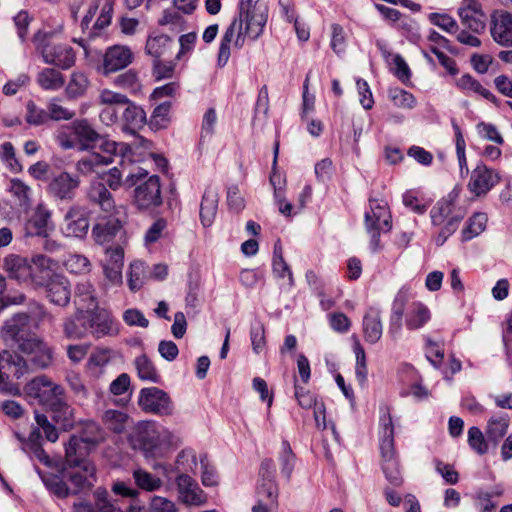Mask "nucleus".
<instances>
[{
	"label": "nucleus",
	"instance_id": "1",
	"mask_svg": "<svg viewBox=\"0 0 512 512\" xmlns=\"http://www.w3.org/2000/svg\"><path fill=\"white\" fill-rule=\"evenodd\" d=\"M47 316L44 306L35 302L30 313L18 312L5 320L1 328V337L5 342H11L19 347L22 342L36 335L34 330L37 329L38 322L43 321Z\"/></svg>",
	"mask_w": 512,
	"mask_h": 512
},
{
	"label": "nucleus",
	"instance_id": "2",
	"mask_svg": "<svg viewBox=\"0 0 512 512\" xmlns=\"http://www.w3.org/2000/svg\"><path fill=\"white\" fill-rule=\"evenodd\" d=\"M380 453L381 466L385 478L393 486H400L403 482L399 462L394 447V426L389 412L383 414L380 419Z\"/></svg>",
	"mask_w": 512,
	"mask_h": 512
},
{
	"label": "nucleus",
	"instance_id": "3",
	"mask_svg": "<svg viewBox=\"0 0 512 512\" xmlns=\"http://www.w3.org/2000/svg\"><path fill=\"white\" fill-rule=\"evenodd\" d=\"M70 129L72 136L78 142L80 151H88L99 147L103 153H119L123 157L130 149V145L117 143L98 133L86 119L73 121L70 124Z\"/></svg>",
	"mask_w": 512,
	"mask_h": 512
},
{
	"label": "nucleus",
	"instance_id": "4",
	"mask_svg": "<svg viewBox=\"0 0 512 512\" xmlns=\"http://www.w3.org/2000/svg\"><path fill=\"white\" fill-rule=\"evenodd\" d=\"M50 36V33L42 31H38L33 36V42L41 53L43 61L63 70L71 68L75 64L74 49L67 44L51 45L49 43Z\"/></svg>",
	"mask_w": 512,
	"mask_h": 512
},
{
	"label": "nucleus",
	"instance_id": "5",
	"mask_svg": "<svg viewBox=\"0 0 512 512\" xmlns=\"http://www.w3.org/2000/svg\"><path fill=\"white\" fill-rule=\"evenodd\" d=\"M27 398L51 409L65 399V389L46 375H40L29 381L24 387Z\"/></svg>",
	"mask_w": 512,
	"mask_h": 512
},
{
	"label": "nucleus",
	"instance_id": "6",
	"mask_svg": "<svg viewBox=\"0 0 512 512\" xmlns=\"http://www.w3.org/2000/svg\"><path fill=\"white\" fill-rule=\"evenodd\" d=\"M105 439L101 426L94 420H85L80 423L79 435H72L65 446L66 455L71 463H77L75 454L81 452L88 454L87 445H97Z\"/></svg>",
	"mask_w": 512,
	"mask_h": 512
},
{
	"label": "nucleus",
	"instance_id": "7",
	"mask_svg": "<svg viewBox=\"0 0 512 512\" xmlns=\"http://www.w3.org/2000/svg\"><path fill=\"white\" fill-rule=\"evenodd\" d=\"M74 457L77 463H71L65 454L66 466L73 469L65 475L75 488L71 491L73 495L90 490L97 480L95 465L87 458V453L81 452V455L75 454Z\"/></svg>",
	"mask_w": 512,
	"mask_h": 512
},
{
	"label": "nucleus",
	"instance_id": "8",
	"mask_svg": "<svg viewBox=\"0 0 512 512\" xmlns=\"http://www.w3.org/2000/svg\"><path fill=\"white\" fill-rule=\"evenodd\" d=\"M131 151L132 148L130 147V149L125 153V156H123V161L122 155L119 153L113 154L114 162L116 161V158L119 159L118 166L111 168L103 178V183L106 184V187L109 189L116 191L121 186H124L125 188H131L134 187L139 181L147 177L148 172L143 168L137 167L134 170H130L123 180V174L127 170L126 160L131 161Z\"/></svg>",
	"mask_w": 512,
	"mask_h": 512
},
{
	"label": "nucleus",
	"instance_id": "9",
	"mask_svg": "<svg viewBox=\"0 0 512 512\" xmlns=\"http://www.w3.org/2000/svg\"><path fill=\"white\" fill-rule=\"evenodd\" d=\"M137 403L139 408L147 414L171 416L175 411L170 395L155 386L142 388L139 391Z\"/></svg>",
	"mask_w": 512,
	"mask_h": 512
},
{
	"label": "nucleus",
	"instance_id": "10",
	"mask_svg": "<svg viewBox=\"0 0 512 512\" xmlns=\"http://www.w3.org/2000/svg\"><path fill=\"white\" fill-rule=\"evenodd\" d=\"M162 204L160 178L157 175L147 176L135 185L133 205L141 211H149Z\"/></svg>",
	"mask_w": 512,
	"mask_h": 512
},
{
	"label": "nucleus",
	"instance_id": "11",
	"mask_svg": "<svg viewBox=\"0 0 512 512\" xmlns=\"http://www.w3.org/2000/svg\"><path fill=\"white\" fill-rule=\"evenodd\" d=\"M134 449L141 450L145 457H153L159 445V433L153 421L138 422L129 436Z\"/></svg>",
	"mask_w": 512,
	"mask_h": 512
},
{
	"label": "nucleus",
	"instance_id": "12",
	"mask_svg": "<svg viewBox=\"0 0 512 512\" xmlns=\"http://www.w3.org/2000/svg\"><path fill=\"white\" fill-rule=\"evenodd\" d=\"M18 350L28 357L31 369H45L53 361V351L41 338L33 335L32 338L20 344Z\"/></svg>",
	"mask_w": 512,
	"mask_h": 512
},
{
	"label": "nucleus",
	"instance_id": "13",
	"mask_svg": "<svg viewBox=\"0 0 512 512\" xmlns=\"http://www.w3.org/2000/svg\"><path fill=\"white\" fill-rule=\"evenodd\" d=\"M88 211L80 205L71 206L64 215L61 232L69 238H84L89 231Z\"/></svg>",
	"mask_w": 512,
	"mask_h": 512
},
{
	"label": "nucleus",
	"instance_id": "14",
	"mask_svg": "<svg viewBox=\"0 0 512 512\" xmlns=\"http://www.w3.org/2000/svg\"><path fill=\"white\" fill-rule=\"evenodd\" d=\"M260 0H239L238 10L240 15L248 18L247 31L254 38H259L263 33L268 20V8L259 4Z\"/></svg>",
	"mask_w": 512,
	"mask_h": 512
},
{
	"label": "nucleus",
	"instance_id": "15",
	"mask_svg": "<svg viewBox=\"0 0 512 512\" xmlns=\"http://www.w3.org/2000/svg\"><path fill=\"white\" fill-rule=\"evenodd\" d=\"M44 284H36L45 288L47 299L54 305L65 307L71 299V286L68 279L60 274H53L48 279L40 277Z\"/></svg>",
	"mask_w": 512,
	"mask_h": 512
},
{
	"label": "nucleus",
	"instance_id": "16",
	"mask_svg": "<svg viewBox=\"0 0 512 512\" xmlns=\"http://www.w3.org/2000/svg\"><path fill=\"white\" fill-rule=\"evenodd\" d=\"M176 486L179 500L188 506H201L206 503L207 496L198 483L188 474L177 475Z\"/></svg>",
	"mask_w": 512,
	"mask_h": 512
},
{
	"label": "nucleus",
	"instance_id": "17",
	"mask_svg": "<svg viewBox=\"0 0 512 512\" xmlns=\"http://www.w3.org/2000/svg\"><path fill=\"white\" fill-rule=\"evenodd\" d=\"M4 268L8 276L19 282L31 280L35 285L44 284L34 271L30 261L20 255L10 254L4 259Z\"/></svg>",
	"mask_w": 512,
	"mask_h": 512
},
{
	"label": "nucleus",
	"instance_id": "18",
	"mask_svg": "<svg viewBox=\"0 0 512 512\" xmlns=\"http://www.w3.org/2000/svg\"><path fill=\"white\" fill-rule=\"evenodd\" d=\"M133 53L127 46L114 45L106 49L100 70L103 75L117 72L132 63Z\"/></svg>",
	"mask_w": 512,
	"mask_h": 512
},
{
	"label": "nucleus",
	"instance_id": "19",
	"mask_svg": "<svg viewBox=\"0 0 512 512\" xmlns=\"http://www.w3.org/2000/svg\"><path fill=\"white\" fill-rule=\"evenodd\" d=\"M490 32L493 40L501 46H512V14L500 10L491 15Z\"/></svg>",
	"mask_w": 512,
	"mask_h": 512
},
{
	"label": "nucleus",
	"instance_id": "20",
	"mask_svg": "<svg viewBox=\"0 0 512 512\" xmlns=\"http://www.w3.org/2000/svg\"><path fill=\"white\" fill-rule=\"evenodd\" d=\"M463 26L471 30L475 34H481L485 31L487 17L481 9V5L474 1L468 0L458 9Z\"/></svg>",
	"mask_w": 512,
	"mask_h": 512
},
{
	"label": "nucleus",
	"instance_id": "21",
	"mask_svg": "<svg viewBox=\"0 0 512 512\" xmlns=\"http://www.w3.org/2000/svg\"><path fill=\"white\" fill-rule=\"evenodd\" d=\"M29 371V364L17 353L9 350L0 352V372L5 381L10 382L11 378L20 379Z\"/></svg>",
	"mask_w": 512,
	"mask_h": 512
},
{
	"label": "nucleus",
	"instance_id": "22",
	"mask_svg": "<svg viewBox=\"0 0 512 512\" xmlns=\"http://www.w3.org/2000/svg\"><path fill=\"white\" fill-rule=\"evenodd\" d=\"M100 101L106 105L100 113V118L106 125H111L118 122L120 110L129 99L124 94L104 90L100 94Z\"/></svg>",
	"mask_w": 512,
	"mask_h": 512
},
{
	"label": "nucleus",
	"instance_id": "23",
	"mask_svg": "<svg viewBox=\"0 0 512 512\" xmlns=\"http://www.w3.org/2000/svg\"><path fill=\"white\" fill-rule=\"evenodd\" d=\"M500 180L497 172L487 168L485 165H478L471 174L469 188L477 196L485 195Z\"/></svg>",
	"mask_w": 512,
	"mask_h": 512
},
{
	"label": "nucleus",
	"instance_id": "24",
	"mask_svg": "<svg viewBox=\"0 0 512 512\" xmlns=\"http://www.w3.org/2000/svg\"><path fill=\"white\" fill-rule=\"evenodd\" d=\"M79 183L78 177L62 172L51 179L48 185V192L59 200L71 201L75 197Z\"/></svg>",
	"mask_w": 512,
	"mask_h": 512
},
{
	"label": "nucleus",
	"instance_id": "25",
	"mask_svg": "<svg viewBox=\"0 0 512 512\" xmlns=\"http://www.w3.org/2000/svg\"><path fill=\"white\" fill-rule=\"evenodd\" d=\"M86 197L92 205L97 206L105 213L112 214L115 210L114 197L102 181L91 182L87 188Z\"/></svg>",
	"mask_w": 512,
	"mask_h": 512
},
{
	"label": "nucleus",
	"instance_id": "26",
	"mask_svg": "<svg viewBox=\"0 0 512 512\" xmlns=\"http://www.w3.org/2000/svg\"><path fill=\"white\" fill-rule=\"evenodd\" d=\"M118 121L122 124L124 131L135 134L146 124L147 118L143 108L129 100L121 108Z\"/></svg>",
	"mask_w": 512,
	"mask_h": 512
},
{
	"label": "nucleus",
	"instance_id": "27",
	"mask_svg": "<svg viewBox=\"0 0 512 512\" xmlns=\"http://www.w3.org/2000/svg\"><path fill=\"white\" fill-rule=\"evenodd\" d=\"M365 228H379L384 233L391 230V214L386 203L370 200V210L365 212Z\"/></svg>",
	"mask_w": 512,
	"mask_h": 512
},
{
	"label": "nucleus",
	"instance_id": "28",
	"mask_svg": "<svg viewBox=\"0 0 512 512\" xmlns=\"http://www.w3.org/2000/svg\"><path fill=\"white\" fill-rule=\"evenodd\" d=\"M90 311L79 309L73 317L67 318L63 324L64 335L68 339H81L90 334Z\"/></svg>",
	"mask_w": 512,
	"mask_h": 512
},
{
	"label": "nucleus",
	"instance_id": "29",
	"mask_svg": "<svg viewBox=\"0 0 512 512\" xmlns=\"http://www.w3.org/2000/svg\"><path fill=\"white\" fill-rule=\"evenodd\" d=\"M122 229V222L113 214L100 219L92 228V237L99 245L111 242Z\"/></svg>",
	"mask_w": 512,
	"mask_h": 512
},
{
	"label": "nucleus",
	"instance_id": "30",
	"mask_svg": "<svg viewBox=\"0 0 512 512\" xmlns=\"http://www.w3.org/2000/svg\"><path fill=\"white\" fill-rule=\"evenodd\" d=\"M91 329L90 334L100 339L105 336H115L119 329L114 319L105 312H97L95 309L90 311Z\"/></svg>",
	"mask_w": 512,
	"mask_h": 512
},
{
	"label": "nucleus",
	"instance_id": "31",
	"mask_svg": "<svg viewBox=\"0 0 512 512\" xmlns=\"http://www.w3.org/2000/svg\"><path fill=\"white\" fill-rule=\"evenodd\" d=\"M362 326L365 341L370 344L377 343L383 333L380 309L375 307L368 308L363 317Z\"/></svg>",
	"mask_w": 512,
	"mask_h": 512
},
{
	"label": "nucleus",
	"instance_id": "32",
	"mask_svg": "<svg viewBox=\"0 0 512 512\" xmlns=\"http://www.w3.org/2000/svg\"><path fill=\"white\" fill-rule=\"evenodd\" d=\"M510 424L507 413H498L489 418L485 429V435L493 448H496L501 439L506 435Z\"/></svg>",
	"mask_w": 512,
	"mask_h": 512
},
{
	"label": "nucleus",
	"instance_id": "33",
	"mask_svg": "<svg viewBox=\"0 0 512 512\" xmlns=\"http://www.w3.org/2000/svg\"><path fill=\"white\" fill-rule=\"evenodd\" d=\"M218 201V190L208 186L200 204V220L204 227H210L214 222L218 210Z\"/></svg>",
	"mask_w": 512,
	"mask_h": 512
},
{
	"label": "nucleus",
	"instance_id": "34",
	"mask_svg": "<svg viewBox=\"0 0 512 512\" xmlns=\"http://www.w3.org/2000/svg\"><path fill=\"white\" fill-rule=\"evenodd\" d=\"M9 191L20 210L28 211L33 202V190L19 178H13L9 182Z\"/></svg>",
	"mask_w": 512,
	"mask_h": 512
},
{
	"label": "nucleus",
	"instance_id": "35",
	"mask_svg": "<svg viewBox=\"0 0 512 512\" xmlns=\"http://www.w3.org/2000/svg\"><path fill=\"white\" fill-rule=\"evenodd\" d=\"M431 318L430 311L421 302H412L405 313V325L409 330L423 327Z\"/></svg>",
	"mask_w": 512,
	"mask_h": 512
},
{
	"label": "nucleus",
	"instance_id": "36",
	"mask_svg": "<svg viewBox=\"0 0 512 512\" xmlns=\"http://www.w3.org/2000/svg\"><path fill=\"white\" fill-rule=\"evenodd\" d=\"M408 299V291L404 289L399 290L394 298L389 321V331L392 334H397L402 328V319Z\"/></svg>",
	"mask_w": 512,
	"mask_h": 512
},
{
	"label": "nucleus",
	"instance_id": "37",
	"mask_svg": "<svg viewBox=\"0 0 512 512\" xmlns=\"http://www.w3.org/2000/svg\"><path fill=\"white\" fill-rule=\"evenodd\" d=\"M133 363L137 375L142 381L155 384L161 383V375L159 374L153 361L146 354L137 356Z\"/></svg>",
	"mask_w": 512,
	"mask_h": 512
},
{
	"label": "nucleus",
	"instance_id": "38",
	"mask_svg": "<svg viewBox=\"0 0 512 512\" xmlns=\"http://www.w3.org/2000/svg\"><path fill=\"white\" fill-rule=\"evenodd\" d=\"M113 154L114 153H91L77 162V171L81 174H89L94 172L98 166L112 164L114 163Z\"/></svg>",
	"mask_w": 512,
	"mask_h": 512
},
{
	"label": "nucleus",
	"instance_id": "39",
	"mask_svg": "<svg viewBox=\"0 0 512 512\" xmlns=\"http://www.w3.org/2000/svg\"><path fill=\"white\" fill-rule=\"evenodd\" d=\"M50 213L46 210H39L35 215L29 219L25 224V235L26 236H37L41 238H47L48 236V220Z\"/></svg>",
	"mask_w": 512,
	"mask_h": 512
},
{
	"label": "nucleus",
	"instance_id": "40",
	"mask_svg": "<svg viewBox=\"0 0 512 512\" xmlns=\"http://www.w3.org/2000/svg\"><path fill=\"white\" fill-rule=\"evenodd\" d=\"M35 471L40 476L45 487L59 498H66L71 494V490L67 484L58 475L45 473L39 469L38 466H34Z\"/></svg>",
	"mask_w": 512,
	"mask_h": 512
},
{
	"label": "nucleus",
	"instance_id": "41",
	"mask_svg": "<svg viewBox=\"0 0 512 512\" xmlns=\"http://www.w3.org/2000/svg\"><path fill=\"white\" fill-rule=\"evenodd\" d=\"M37 83L44 90L56 91L65 84L62 73L53 68H44L37 75Z\"/></svg>",
	"mask_w": 512,
	"mask_h": 512
},
{
	"label": "nucleus",
	"instance_id": "42",
	"mask_svg": "<svg viewBox=\"0 0 512 512\" xmlns=\"http://www.w3.org/2000/svg\"><path fill=\"white\" fill-rule=\"evenodd\" d=\"M75 301L78 300L83 310L91 311L97 307L93 286L88 281L79 282L75 289Z\"/></svg>",
	"mask_w": 512,
	"mask_h": 512
},
{
	"label": "nucleus",
	"instance_id": "43",
	"mask_svg": "<svg viewBox=\"0 0 512 512\" xmlns=\"http://www.w3.org/2000/svg\"><path fill=\"white\" fill-rule=\"evenodd\" d=\"M457 86L464 91H473L494 104H498V99L488 89L484 88L479 81L470 74H464L457 80Z\"/></svg>",
	"mask_w": 512,
	"mask_h": 512
},
{
	"label": "nucleus",
	"instance_id": "44",
	"mask_svg": "<svg viewBox=\"0 0 512 512\" xmlns=\"http://www.w3.org/2000/svg\"><path fill=\"white\" fill-rule=\"evenodd\" d=\"M487 220L488 218L485 213H474L462 230V241H469L480 235L486 228Z\"/></svg>",
	"mask_w": 512,
	"mask_h": 512
},
{
	"label": "nucleus",
	"instance_id": "45",
	"mask_svg": "<svg viewBox=\"0 0 512 512\" xmlns=\"http://www.w3.org/2000/svg\"><path fill=\"white\" fill-rule=\"evenodd\" d=\"M51 412L53 413V420L61 426L63 430H69L73 428V408L67 403L66 399H63L59 405L52 407Z\"/></svg>",
	"mask_w": 512,
	"mask_h": 512
},
{
	"label": "nucleus",
	"instance_id": "46",
	"mask_svg": "<svg viewBox=\"0 0 512 512\" xmlns=\"http://www.w3.org/2000/svg\"><path fill=\"white\" fill-rule=\"evenodd\" d=\"M128 415L120 410L107 409L102 415V421L106 427L114 433H122L125 430V424Z\"/></svg>",
	"mask_w": 512,
	"mask_h": 512
},
{
	"label": "nucleus",
	"instance_id": "47",
	"mask_svg": "<svg viewBox=\"0 0 512 512\" xmlns=\"http://www.w3.org/2000/svg\"><path fill=\"white\" fill-rule=\"evenodd\" d=\"M146 266L145 263L139 260L133 261L129 266L128 271V287L132 292L140 290L145 282Z\"/></svg>",
	"mask_w": 512,
	"mask_h": 512
},
{
	"label": "nucleus",
	"instance_id": "48",
	"mask_svg": "<svg viewBox=\"0 0 512 512\" xmlns=\"http://www.w3.org/2000/svg\"><path fill=\"white\" fill-rule=\"evenodd\" d=\"M258 500L268 502L271 507L278 505V486L275 480H260L257 487Z\"/></svg>",
	"mask_w": 512,
	"mask_h": 512
},
{
	"label": "nucleus",
	"instance_id": "49",
	"mask_svg": "<svg viewBox=\"0 0 512 512\" xmlns=\"http://www.w3.org/2000/svg\"><path fill=\"white\" fill-rule=\"evenodd\" d=\"M270 183L274 188V199L279 206V211L285 216H290L292 210V204L286 203L282 206V186L285 184V179L280 173L276 171V167H272V173L270 175Z\"/></svg>",
	"mask_w": 512,
	"mask_h": 512
},
{
	"label": "nucleus",
	"instance_id": "50",
	"mask_svg": "<svg viewBox=\"0 0 512 512\" xmlns=\"http://www.w3.org/2000/svg\"><path fill=\"white\" fill-rule=\"evenodd\" d=\"M133 478L138 488L148 492L156 491L162 486V480L159 477L143 469L134 470Z\"/></svg>",
	"mask_w": 512,
	"mask_h": 512
},
{
	"label": "nucleus",
	"instance_id": "51",
	"mask_svg": "<svg viewBox=\"0 0 512 512\" xmlns=\"http://www.w3.org/2000/svg\"><path fill=\"white\" fill-rule=\"evenodd\" d=\"M172 102L170 100L164 101L157 105L150 117V126L154 129L166 128L170 122L169 113L171 110Z\"/></svg>",
	"mask_w": 512,
	"mask_h": 512
},
{
	"label": "nucleus",
	"instance_id": "52",
	"mask_svg": "<svg viewBox=\"0 0 512 512\" xmlns=\"http://www.w3.org/2000/svg\"><path fill=\"white\" fill-rule=\"evenodd\" d=\"M468 444L477 454L483 455L488 452L491 443L480 428L473 426L468 430Z\"/></svg>",
	"mask_w": 512,
	"mask_h": 512
},
{
	"label": "nucleus",
	"instance_id": "53",
	"mask_svg": "<svg viewBox=\"0 0 512 512\" xmlns=\"http://www.w3.org/2000/svg\"><path fill=\"white\" fill-rule=\"evenodd\" d=\"M172 42L171 38L167 35H158L155 37H149L146 42V52L159 60V58L165 54L168 46Z\"/></svg>",
	"mask_w": 512,
	"mask_h": 512
},
{
	"label": "nucleus",
	"instance_id": "54",
	"mask_svg": "<svg viewBox=\"0 0 512 512\" xmlns=\"http://www.w3.org/2000/svg\"><path fill=\"white\" fill-rule=\"evenodd\" d=\"M66 382L76 400L83 404V402L87 400L89 392L87 387L84 385L81 376L76 372H69L66 375Z\"/></svg>",
	"mask_w": 512,
	"mask_h": 512
},
{
	"label": "nucleus",
	"instance_id": "55",
	"mask_svg": "<svg viewBox=\"0 0 512 512\" xmlns=\"http://www.w3.org/2000/svg\"><path fill=\"white\" fill-rule=\"evenodd\" d=\"M0 159L13 173L22 171V165L16 157L14 146L11 142H4L0 146Z\"/></svg>",
	"mask_w": 512,
	"mask_h": 512
},
{
	"label": "nucleus",
	"instance_id": "56",
	"mask_svg": "<svg viewBox=\"0 0 512 512\" xmlns=\"http://www.w3.org/2000/svg\"><path fill=\"white\" fill-rule=\"evenodd\" d=\"M88 85L89 81L84 73L74 72L71 75V79L67 85L66 92L69 97L77 98L85 93Z\"/></svg>",
	"mask_w": 512,
	"mask_h": 512
},
{
	"label": "nucleus",
	"instance_id": "57",
	"mask_svg": "<svg viewBox=\"0 0 512 512\" xmlns=\"http://www.w3.org/2000/svg\"><path fill=\"white\" fill-rule=\"evenodd\" d=\"M388 95L393 104L399 108L412 109L416 104L413 94L400 88L389 89Z\"/></svg>",
	"mask_w": 512,
	"mask_h": 512
},
{
	"label": "nucleus",
	"instance_id": "58",
	"mask_svg": "<svg viewBox=\"0 0 512 512\" xmlns=\"http://www.w3.org/2000/svg\"><path fill=\"white\" fill-rule=\"evenodd\" d=\"M250 340L252 349L256 354L261 353L266 347L265 328L261 321L255 320L250 328Z\"/></svg>",
	"mask_w": 512,
	"mask_h": 512
},
{
	"label": "nucleus",
	"instance_id": "59",
	"mask_svg": "<svg viewBox=\"0 0 512 512\" xmlns=\"http://www.w3.org/2000/svg\"><path fill=\"white\" fill-rule=\"evenodd\" d=\"M25 119L30 125H43L49 120L48 110L38 107L34 101L30 100L26 104Z\"/></svg>",
	"mask_w": 512,
	"mask_h": 512
},
{
	"label": "nucleus",
	"instance_id": "60",
	"mask_svg": "<svg viewBox=\"0 0 512 512\" xmlns=\"http://www.w3.org/2000/svg\"><path fill=\"white\" fill-rule=\"evenodd\" d=\"M279 459L282 474L287 478V480H290L294 469L295 455L291 450L289 442L286 440L282 442V453Z\"/></svg>",
	"mask_w": 512,
	"mask_h": 512
},
{
	"label": "nucleus",
	"instance_id": "61",
	"mask_svg": "<svg viewBox=\"0 0 512 512\" xmlns=\"http://www.w3.org/2000/svg\"><path fill=\"white\" fill-rule=\"evenodd\" d=\"M113 83L115 86L121 89L129 90L131 92H136L140 87L138 75L132 69L117 75L114 78Z\"/></svg>",
	"mask_w": 512,
	"mask_h": 512
},
{
	"label": "nucleus",
	"instance_id": "62",
	"mask_svg": "<svg viewBox=\"0 0 512 512\" xmlns=\"http://www.w3.org/2000/svg\"><path fill=\"white\" fill-rule=\"evenodd\" d=\"M29 261L32 264L38 277H44V280H46L52 276L50 275L51 267L55 264V262L51 258L42 254H37L33 256Z\"/></svg>",
	"mask_w": 512,
	"mask_h": 512
},
{
	"label": "nucleus",
	"instance_id": "63",
	"mask_svg": "<svg viewBox=\"0 0 512 512\" xmlns=\"http://www.w3.org/2000/svg\"><path fill=\"white\" fill-rule=\"evenodd\" d=\"M331 31L330 46L337 55H341L346 50V33L343 27L337 23L331 25Z\"/></svg>",
	"mask_w": 512,
	"mask_h": 512
},
{
	"label": "nucleus",
	"instance_id": "64",
	"mask_svg": "<svg viewBox=\"0 0 512 512\" xmlns=\"http://www.w3.org/2000/svg\"><path fill=\"white\" fill-rule=\"evenodd\" d=\"M73 508L74 512H116L110 500L95 502L94 506L86 502L74 503Z\"/></svg>",
	"mask_w": 512,
	"mask_h": 512
}]
</instances>
